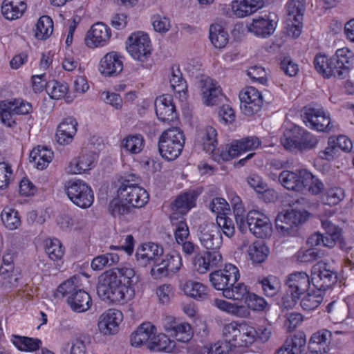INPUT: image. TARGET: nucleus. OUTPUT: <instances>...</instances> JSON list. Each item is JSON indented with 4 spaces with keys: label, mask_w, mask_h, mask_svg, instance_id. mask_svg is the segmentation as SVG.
<instances>
[{
    "label": "nucleus",
    "mask_w": 354,
    "mask_h": 354,
    "mask_svg": "<svg viewBox=\"0 0 354 354\" xmlns=\"http://www.w3.org/2000/svg\"><path fill=\"white\" fill-rule=\"evenodd\" d=\"M337 275L335 272L328 268L327 263L319 261L311 270V283L313 286L324 293L337 282Z\"/></svg>",
    "instance_id": "13"
},
{
    "label": "nucleus",
    "mask_w": 354,
    "mask_h": 354,
    "mask_svg": "<svg viewBox=\"0 0 354 354\" xmlns=\"http://www.w3.org/2000/svg\"><path fill=\"white\" fill-rule=\"evenodd\" d=\"M246 222L250 232L259 239H267L272 234V224L270 218L259 210H250L246 216Z\"/></svg>",
    "instance_id": "10"
},
{
    "label": "nucleus",
    "mask_w": 354,
    "mask_h": 354,
    "mask_svg": "<svg viewBox=\"0 0 354 354\" xmlns=\"http://www.w3.org/2000/svg\"><path fill=\"white\" fill-rule=\"evenodd\" d=\"M180 288L185 295L198 301L208 300L210 289L201 282L189 279L182 282Z\"/></svg>",
    "instance_id": "24"
},
{
    "label": "nucleus",
    "mask_w": 354,
    "mask_h": 354,
    "mask_svg": "<svg viewBox=\"0 0 354 354\" xmlns=\"http://www.w3.org/2000/svg\"><path fill=\"white\" fill-rule=\"evenodd\" d=\"M311 278L305 272H295L290 274L286 279V285L289 291L295 294V297H301L310 287Z\"/></svg>",
    "instance_id": "27"
},
{
    "label": "nucleus",
    "mask_w": 354,
    "mask_h": 354,
    "mask_svg": "<svg viewBox=\"0 0 354 354\" xmlns=\"http://www.w3.org/2000/svg\"><path fill=\"white\" fill-rule=\"evenodd\" d=\"M182 257L177 252H171L165 256H162L160 266L152 268L151 274L155 279L161 278L169 274V272L178 271L182 266Z\"/></svg>",
    "instance_id": "20"
},
{
    "label": "nucleus",
    "mask_w": 354,
    "mask_h": 354,
    "mask_svg": "<svg viewBox=\"0 0 354 354\" xmlns=\"http://www.w3.org/2000/svg\"><path fill=\"white\" fill-rule=\"evenodd\" d=\"M46 252L49 258L53 261H57L62 258L64 250L57 239H48L45 241Z\"/></svg>",
    "instance_id": "58"
},
{
    "label": "nucleus",
    "mask_w": 354,
    "mask_h": 354,
    "mask_svg": "<svg viewBox=\"0 0 354 354\" xmlns=\"http://www.w3.org/2000/svg\"><path fill=\"white\" fill-rule=\"evenodd\" d=\"M239 98L241 110L248 116L258 113L263 104L261 93L253 86H248L241 91Z\"/></svg>",
    "instance_id": "16"
},
{
    "label": "nucleus",
    "mask_w": 354,
    "mask_h": 354,
    "mask_svg": "<svg viewBox=\"0 0 354 354\" xmlns=\"http://www.w3.org/2000/svg\"><path fill=\"white\" fill-rule=\"evenodd\" d=\"M332 331L321 329L314 333L308 342L310 354H325L330 350Z\"/></svg>",
    "instance_id": "26"
},
{
    "label": "nucleus",
    "mask_w": 354,
    "mask_h": 354,
    "mask_svg": "<svg viewBox=\"0 0 354 354\" xmlns=\"http://www.w3.org/2000/svg\"><path fill=\"white\" fill-rule=\"evenodd\" d=\"M201 245L207 250L216 251L223 243V238L217 225L214 223H203L198 229Z\"/></svg>",
    "instance_id": "17"
},
{
    "label": "nucleus",
    "mask_w": 354,
    "mask_h": 354,
    "mask_svg": "<svg viewBox=\"0 0 354 354\" xmlns=\"http://www.w3.org/2000/svg\"><path fill=\"white\" fill-rule=\"evenodd\" d=\"M214 304L218 310L231 316L238 318L246 316V309L243 304L232 303L222 299H216Z\"/></svg>",
    "instance_id": "42"
},
{
    "label": "nucleus",
    "mask_w": 354,
    "mask_h": 354,
    "mask_svg": "<svg viewBox=\"0 0 354 354\" xmlns=\"http://www.w3.org/2000/svg\"><path fill=\"white\" fill-rule=\"evenodd\" d=\"M60 354H86V347L81 337L73 339L71 343L65 342L61 345Z\"/></svg>",
    "instance_id": "56"
},
{
    "label": "nucleus",
    "mask_w": 354,
    "mask_h": 354,
    "mask_svg": "<svg viewBox=\"0 0 354 354\" xmlns=\"http://www.w3.org/2000/svg\"><path fill=\"white\" fill-rule=\"evenodd\" d=\"M53 32V21L47 15L41 16L35 25V36L39 39H46Z\"/></svg>",
    "instance_id": "48"
},
{
    "label": "nucleus",
    "mask_w": 354,
    "mask_h": 354,
    "mask_svg": "<svg viewBox=\"0 0 354 354\" xmlns=\"http://www.w3.org/2000/svg\"><path fill=\"white\" fill-rule=\"evenodd\" d=\"M66 194L69 199H93L91 188L84 181H70L66 187Z\"/></svg>",
    "instance_id": "38"
},
{
    "label": "nucleus",
    "mask_w": 354,
    "mask_h": 354,
    "mask_svg": "<svg viewBox=\"0 0 354 354\" xmlns=\"http://www.w3.org/2000/svg\"><path fill=\"white\" fill-rule=\"evenodd\" d=\"M66 300L71 308L76 313L87 311L92 304L89 294L82 289L77 290V292L68 297Z\"/></svg>",
    "instance_id": "41"
},
{
    "label": "nucleus",
    "mask_w": 354,
    "mask_h": 354,
    "mask_svg": "<svg viewBox=\"0 0 354 354\" xmlns=\"http://www.w3.org/2000/svg\"><path fill=\"white\" fill-rule=\"evenodd\" d=\"M122 146L131 153H139L145 146L144 138L140 134L129 135L123 139Z\"/></svg>",
    "instance_id": "55"
},
{
    "label": "nucleus",
    "mask_w": 354,
    "mask_h": 354,
    "mask_svg": "<svg viewBox=\"0 0 354 354\" xmlns=\"http://www.w3.org/2000/svg\"><path fill=\"white\" fill-rule=\"evenodd\" d=\"M300 306L304 310L310 311L316 309L324 299V293L319 290H312L304 294L301 298Z\"/></svg>",
    "instance_id": "46"
},
{
    "label": "nucleus",
    "mask_w": 354,
    "mask_h": 354,
    "mask_svg": "<svg viewBox=\"0 0 354 354\" xmlns=\"http://www.w3.org/2000/svg\"><path fill=\"white\" fill-rule=\"evenodd\" d=\"M170 336L177 342L187 343L194 336V330L190 324L180 322L178 324Z\"/></svg>",
    "instance_id": "51"
},
{
    "label": "nucleus",
    "mask_w": 354,
    "mask_h": 354,
    "mask_svg": "<svg viewBox=\"0 0 354 354\" xmlns=\"http://www.w3.org/2000/svg\"><path fill=\"white\" fill-rule=\"evenodd\" d=\"M279 180L287 189L301 192L304 191L301 169L297 172L283 171L279 176Z\"/></svg>",
    "instance_id": "36"
},
{
    "label": "nucleus",
    "mask_w": 354,
    "mask_h": 354,
    "mask_svg": "<svg viewBox=\"0 0 354 354\" xmlns=\"http://www.w3.org/2000/svg\"><path fill=\"white\" fill-rule=\"evenodd\" d=\"M97 159V154L92 151L82 153L69 162L65 171L68 174H80L86 172L95 167Z\"/></svg>",
    "instance_id": "21"
},
{
    "label": "nucleus",
    "mask_w": 354,
    "mask_h": 354,
    "mask_svg": "<svg viewBox=\"0 0 354 354\" xmlns=\"http://www.w3.org/2000/svg\"><path fill=\"white\" fill-rule=\"evenodd\" d=\"M124 319L123 313L116 308H109L104 311L97 320L99 333L105 337L113 336L119 330Z\"/></svg>",
    "instance_id": "11"
},
{
    "label": "nucleus",
    "mask_w": 354,
    "mask_h": 354,
    "mask_svg": "<svg viewBox=\"0 0 354 354\" xmlns=\"http://www.w3.org/2000/svg\"><path fill=\"white\" fill-rule=\"evenodd\" d=\"M197 142L203 146L207 153H214L218 145L217 131L212 126H207L201 129L197 136Z\"/></svg>",
    "instance_id": "35"
},
{
    "label": "nucleus",
    "mask_w": 354,
    "mask_h": 354,
    "mask_svg": "<svg viewBox=\"0 0 354 354\" xmlns=\"http://www.w3.org/2000/svg\"><path fill=\"white\" fill-rule=\"evenodd\" d=\"M78 283L79 279L77 277H71L58 286L57 292L68 298V297L71 296L75 292H77V290L82 289Z\"/></svg>",
    "instance_id": "60"
},
{
    "label": "nucleus",
    "mask_w": 354,
    "mask_h": 354,
    "mask_svg": "<svg viewBox=\"0 0 354 354\" xmlns=\"http://www.w3.org/2000/svg\"><path fill=\"white\" fill-rule=\"evenodd\" d=\"M97 290L103 301L117 306L127 304L135 295L134 287L118 279L117 274L113 272H106L102 275Z\"/></svg>",
    "instance_id": "2"
},
{
    "label": "nucleus",
    "mask_w": 354,
    "mask_h": 354,
    "mask_svg": "<svg viewBox=\"0 0 354 354\" xmlns=\"http://www.w3.org/2000/svg\"><path fill=\"white\" fill-rule=\"evenodd\" d=\"M305 209H291L279 212L275 218L277 232L283 236H295L299 227L310 218Z\"/></svg>",
    "instance_id": "5"
},
{
    "label": "nucleus",
    "mask_w": 354,
    "mask_h": 354,
    "mask_svg": "<svg viewBox=\"0 0 354 354\" xmlns=\"http://www.w3.org/2000/svg\"><path fill=\"white\" fill-rule=\"evenodd\" d=\"M318 142L317 136L297 125L286 129L281 138L283 147L294 153L311 150L317 147Z\"/></svg>",
    "instance_id": "3"
},
{
    "label": "nucleus",
    "mask_w": 354,
    "mask_h": 354,
    "mask_svg": "<svg viewBox=\"0 0 354 354\" xmlns=\"http://www.w3.org/2000/svg\"><path fill=\"white\" fill-rule=\"evenodd\" d=\"M265 295L268 297H273L280 288L279 279L273 276H269L260 281Z\"/></svg>",
    "instance_id": "61"
},
{
    "label": "nucleus",
    "mask_w": 354,
    "mask_h": 354,
    "mask_svg": "<svg viewBox=\"0 0 354 354\" xmlns=\"http://www.w3.org/2000/svg\"><path fill=\"white\" fill-rule=\"evenodd\" d=\"M154 105L156 115L160 120L169 123L177 118L176 107L171 95H163L158 97Z\"/></svg>",
    "instance_id": "23"
},
{
    "label": "nucleus",
    "mask_w": 354,
    "mask_h": 354,
    "mask_svg": "<svg viewBox=\"0 0 354 354\" xmlns=\"http://www.w3.org/2000/svg\"><path fill=\"white\" fill-rule=\"evenodd\" d=\"M243 307L246 309V316L243 318H248L251 315V310L254 312H263L268 308V304L266 300L254 293L250 294L245 297Z\"/></svg>",
    "instance_id": "43"
},
{
    "label": "nucleus",
    "mask_w": 354,
    "mask_h": 354,
    "mask_svg": "<svg viewBox=\"0 0 354 354\" xmlns=\"http://www.w3.org/2000/svg\"><path fill=\"white\" fill-rule=\"evenodd\" d=\"M211 211L216 214V223L218 230L227 237L234 234L235 227L233 221L227 217L230 213V205L227 201H212L209 204Z\"/></svg>",
    "instance_id": "12"
},
{
    "label": "nucleus",
    "mask_w": 354,
    "mask_h": 354,
    "mask_svg": "<svg viewBox=\"0 0 354 354\" xmlns=\"http://www.w3.org/2000/svg\"><path fill=\"white\" fill-rule=\"evenodd\" d=\"M353 60V53L347 48H343L338 49L330 57L325 54L317 55L313 64L317 72L325 78L344 79L348 75Z\"/></svg>",
    "instance_id": "1"
},
{
    "label": "nucleus",
    "mask_w": 354,
    "mask_h": 354,
    "mask_svg": "<svg viewBox=\"0 0 354 354\" xmlns=\"http://www.w3.org/2000/svg\"><path fill=\"white\" fill-rule=\"evenodd\" d=\"M222 261V255L218 251L201 252L193 260V266L200 274H205L211 268L217 266Z\"/></svg>",
    "instance_id": "22"
},
{
    "label": "nucleus",
    "mask_w": 354,
    "mask_h": 354,
    "mask_svg": "<svg viewBox=\"0 0 354 354\" xmlns=\"http://www.w3.org/2000/svg\"><path fill=\"white\" fill-rule=\"evenodd\" d=\"M0 274L3 278V286L5 289L10 290L19 286L21 277V273L19 269L9 271L6 270L5 266H1Z\"/></svg>",
    "instance_id": "53"
},
{
    "label": "nucleus",
    "mask_w": 354,
    "mask_h": 354,
    "mask_svg": "<svg viewBox=\"0 0 354 354\" xmlns=\"http://www.w3.org/2000/svg\"><path fill=\"white\" fill-rule=\"evenodd\" d=\"M147 348L151 351L165 353H178L180 351L176 342L163 333H156Z\"/></svg>",
    "instance_id": "30"
},
{
    "label": "nucleus",
    "mask_w": 354,
    "mask_h": 354,
    "mask_svg": "<svg viewBox=\"0 0 354 354\" xmlns=\"http://www.w3.org/2000/svg\"><path fill=\"white\" fill-rule=\"evenodd\" d=\"M156 333V327L149 322L142 323L130 337L131 344L135 347H140L153 339Z\"/></svg>",
    "instance_id": "31"
},
{
    "label": "nucleus",
    "mask_w": 354,
    "mask_h": 354,
    "mask_svg": "<svg viewBox=\"0 0 354 354\" xmlns=\"http://www.w3.org/2000/svg\"><path fill=\"white\" fill-rule=\"evenodd\" d=\"M26 10L25 0H4L1 6V12L8 20L20 18Z\"/></svg>",
    "instance_id": "40"
},
{
    "label": "nucleus",
    "mask_w": 354,
    "mask_h": 354,
    "mask_svg": "<svg viewBox=\"0 0 354 354\" xmlns=\"http://www.w3.org/2000/svg\"><path fill=\"white\" fill-rule=\"evenodd\" d=\"M147 201H111L109 212L114 216H120L131 212L133 208H140L147 204Z\"/></svg>",
    "instance_id": "39"
},
{
    "label": "nucleus",
    "mask_w": 354,
    "mask_h": 354,
    "mask_svg": "<svg viewBox=\"0 0 354 354\" xmlns=\"http://www.w3.org/2000/svg\"><path fill=\"white\" fill-rule=\"evenodd\" d=\"M149 197L146 189L125 180L118 189L115 199H149Z\"/></svg>",
    "instance_id": "34"
},
{
    "label": "nucleus",
    "mask_w": 354,
    "mask_h": 354,
    "mask_svg": "<svg viewBox=\"0 0 354 354\" xmlns=\"http://www.w3.org/2000/svg\"><path fill=\"white\" fill-rule=\"evenodd\" d=\"M306 0H288L286 4L287 21H302Z\"/></svg>",
    "instance_id": "45"
},
{
    "label": "nucleus",
    "mask_w": 354,
    "mask_h": 354,
    "mask_svg": "<svg viewBox=\"0 0 354 354\" xmlns=\"http://www.w3.org/2000/svg\"><path fill=\"white\" fill-rule=\"evenodd\" d=\"M196 201H173L171 204L172 213L171 220L173 222L177 220L179 216L186 214L195 205Z\"/></svg>",
    "instance_id": "57"
},
{
    "label": "nucleus",
    "mask_w": 354,
    "mask_h": 354,
    "mask_svg": "<svg viewBox=\"0 0 354 354\" xmlns=\"http://www.w3.org/2000/svg\"><path fill=\"white\" fill-rule=\"evenodd\" d=\"M53 155L51 149L38 145L30 151L29 158L30 161L33 162L38 169H44L52 161Z\"/></svg>",
    "instance_id": "37"
},
{
    "label": "nucleus",
    "mask_w": 354,
    "mask_h": 354,
    "mask_svg": "<svg viewBox=\"0 0 354 354\" xmlns=\"http://www.w3.org/2000/svg\"><path fill=\"white\" fill-rule=\"evenodd\" d=\"M256 339L261 343L267 342L272 333V326L269 322H264L256 328Z\"/></svg>",
    "instance_id": "64"
},
{
    "label": "nucleus",
    "mask_w": 354,
    "mask_h": 354,
    "mask_svg": "<svg viewBox=\"0 0 354 354\" xmlns=\"http://www.w3.org/2000/svg\"><path fill=\"white\" fill-rule=\"evenodd\" d=\"M77 122L73 118L64 119L58 126L56 133L57 142L60 145H68L77 133Z\"/></svg>",
    "instance_id": "33"
},
{
    "label": "nucleus",
    "mask_w": 354,
    "mask_h": 354,
    "mask_svg": "<svg viewBox=\"0 0 354 354\" xmlns=\"http://www.w3.org/2000/svg\"><path fill=\"white\" fill-rule=\"evenodd\" d=\"M249 32L257 36L267 37L272 35L277 27V21L270 16L254 18L252 22L247 26Z\"/></svg>",
    "instance_id": "29"
},
{
    "label": "nucleus",
    "mask_w": 354,
    "mask_h": 354,
    "mask_svg": "<svg viewBox=\"0 0 354 354\" xmlns=\"http://www.w3.org/2000/svg\"><path fill=\"white\" fill-rule=\"evenodd\" d=\"M119 256L114 252L106 253L94 258L91 262V268L94 270H101L106 266L118 263Z\"/></svg>",
    "instance_id": "59"
},
{
    "label": "nucleus",
    "mask_w": 354,
    "mask_h": 354,
    "mask_svg": "<svg viewBox=\"0 0 354 354\" xmlns=\"http://www.w3.org/2000/svg\"><path fill=\"white\" fill-rule=\"evenodd\" d=\"M126 48L130 55L140 62H147L152 53V46L149 35L142 31L131 33L127 40Z\"/></svg>",
    "instance_id": "7"
},
{
    "label": "nucleus",
    "mask_w": 354,
    "mask_h": 354,
    "mask_svg": "<svg viewBox=\"0 0 354 354\" xmlns=\"http://www.w3.org/2000/svg\"><path fill=\"white\" fill-rule=\"evenodd\" d=\"M10 341L15 348L22 353H35L41 349L42 341L38 337L12 334Z\"/></svg>",
    "instance_id": "32"
},
{
    "label": "nucleus",
    "mask_w": 354,
    "mask_h": 354,
    "mask_svg": "<svg viewBox=\"0 0 354 354\" xmlns=\"http://www.w3.org/2000/svg\"><path fill=\"white\" fill-rule=\"evenodd\" d=\"M163 248L158 244L148 242L140 245L136 253L138 262L144 266L158 268L163 256Z\"/></svg>",
    "instance_id": "15"
},
{
    "label": "nucleus",
    "mask_w": 354,
    "mask_h": 354,
    "mask_svg": "<svg viewBox=\"0 0 354 354\" xmlns=\"http://www.w3.org/2000/svg\"><path fill=\"white\" fill-rule=\"evenodd\" d=\"M249 288L243 283H238L236 285H232L228 289L223 292V297L228 299L236 301H243L245 302V297L250 294Z\"/></svg>",
    "instance_id": "52"
},
{
    "label": "nucleus",
    "mask_w": 354,
    "mask_h": 354,
    "mask_svg": "<svg viewBox=\"0 0 354 354\" xmlns=\"http://www.w3.org/2000/svg\"><path fill=\"white\" fill-rule=\"evenodd\" d=\"M198 87L203 102L207 106L216 104L222 95L218 82L209 77L203 76L198 82Z\"/></svg>",
    "instance_id": "19"
},
{
    "label": "nucleus",
    "mask_w": 354,
    "mask_h": 354,
    "mask_svg": "<svg viewBox=\"0 0 354 354\" xmlns=\"http://www.w3.org/2000/svg\"><path fill=\"white\" fill-rule=\"evenodd\" d=\"M302 118L306 125L313 130L329 132L333 128L330 114L322 106L305 107Z\"/></svg>",
    "instance_id": "9"
},
{
    "label": "nucleus",
    "mask_w": 354,
    "mask_h": 354,
    "mask_svg": "<svg viewBox=\"0 0 354 354\" xmlns=\"http://www.w3.org/2000/svg\"><path fill=\"white\" fill-rule=\"evenodd\" d=\"M264 0H234L230 3L232 14L237 18L250 16L263 7Z\"/></svg>",
    "instance_id": "28"
},
{
    "label": "nucleus",
    "mask_w": 354,
    "mask_h": 354,
    "mask_svg": "<svg viewBox=\"0 0 354 354\" xmlns=\"http://www.w3.org/2000/svg\"><path fill=\"white\" fill-rule=\"evenodd\" d=\"M32 111V104L22 99L3 100L0 103V118L9 127L16 125V115L28 114Z\"/></svg>",
    "instance_id": "8"
},
{
    "label": "nucleus",
    "mask_w": 354,
    "mask_h": 354,
    "mask_svg": "<svg viewBox=\"0 0 354 354\" xmlns=\"http://www.w3.org/2000/svg\"><path fill=\"white\" fill-rule=\"evenodd\" d=\"M185 144V136L178 127L169 128L159 138L158 150L167 160H174L181 153Z\"/></svg>",
    "instance_id": "4"
},
{
    "label": "nucleus",
    "mask_w": 354,
    "mask_h": 354,
    "mask_svg": "<svg viewBox=\"0 0 354 354\" xmlns=\"http://www.w3.org/2000/svg\"><path fill=\"white\" fill-rule=\"evenodd\" d=\"M256 335V328L245 321L233 320L223 328V335L227 336L237 347H249L257 342Z\"/></svg>",
    "instance_id": "6"
},
{
    "label": "nucleus",
    "mask_w": 354,
    "mask_h": 354,
    "mask_svg": "<svg viewBox=\"0 0 354 354\" xmlns=\"http://www.w3.org/2000/svg\"><path fill=\"white\" fill-rule=\"evenodd\" d=\"M111 37V28L102 22H97L94 24L87 32L84 41L88 48H95L108 44Z\"/></svg>",
    "instance_id": "18"
},
{
    "label": "nucleus",
    "mask_w": 354,
    "mask_h": 354,
    "mask_svg": "<svg viewBox=\"0 0 354 354\" xmlns=\"http://www.w3.org/2000/svg\"><path fill=\"white\" fill-rule=\"evenodd\" d=\"M322 226L325 230L326 247L333 248L341 237V230L327 218H322Z\"/></svg>",
    "instance_id": "49"
},
{
    "label": "nucleus",
    "mask_w": 354,
    "mask_h": 354,
    "mask_svg": "<svg viewBox=\"0 0 354 354\" xmlns=\"http://www.w3.org/2000/svg\"><path fill=\"white\" fill-rule=\"evenodd\" d=\"M270 252L268 247L262 241H257L249 247L248 255L253 263L263 262Z\"/></svg>",
    "instance_id": "50"
},
{
    "label": "nucleus",
    "mask_w": 354,
    "mask_h": 354,
    "mask_svg": "<svg viewBox=\"0 0 354 354\" xmlns=\"http://www.w3.org/2000/svg\"><path fill=\"white\" fill-rule=\"evenodd\" d=\"M1 217L5 227L10 230L17 229L21 224L18 212L12 207H5L1 212Z\"/></svg>",
    "instance_id": "54"
},
{
    "label": "nucleus",
    "mask_w": 354,
    "mask_h": 354,
    "mask_svg": "<svg viewBox=\"0 0 354 354\" xmlns=\"http://www.w3.org/2000/svg\"><path fill=\"white\" fill-rule=\"evenodd\" d=\"M169 82L173 91L178 93L184 92L187 88L186 82L179 68L172 69Z\"/></svg>",
    "instance_id": "63"
},
{
    "label": "nucleus",
    "mask_w": 354,
    "mask_h": 354,
    "mask_svg": "<svg viewBox=\"0 0 354 354\" xmlns=\"http://www.w3.org/2000/svg\"><path fill=\"white\" fill-rule=\"evenodd\" d=\"M122 69V56L117 52L108 53L100 59L99 70L104 76L117 75Z\"/></svg>",
    "instance_id": "25"
},
{
    "label": "nucleus",
    "mask_w": 354,
    "mask_h": 354,
    "mask_svg": "<svg viewBox=\"0 0 354 354\" xmlns=\"http://www.w3.org/2000/svg\"><path fill=\"white\" fill-rule=\"evenodd\" d=\"M301 177L304 180V190H308L313 195H317L324 192L323 183L310 172L301 169Z\"/></svg>",
    "instance_id": "47"
},
{
    "label": "nucleus",
    "mask_w": 354,
    "mask_h": 354,
    "mask_svg": "<svg viewBox=\"0 0 354 354\" xmlns=\"http://www.w3.org/2000/svg\"><path fill=\"white\" fill-rule=\"evenodd\" d=\"M68 91V86L64 83L57 81L48 82L47 92L53 99H61L64 97Z\"/></svg>",
    "instance_id": "62"
},
{
    "label": "nucleus",
    "mask_w": 354,
    "mask_h": 354,
    "mask_svg": "<svg viewBox=\"0 0 354 354\" xmlns=\"http://www.w3.org/2000/svg\"><path fill=\"white\" fill-rule=\"evenodd\" d=\"M209 39L216 48H223L229 41V35L220 24H212L209 27Z\"/></svg>",
    "instance_id": "44"
},
{
    "label": "nucleus",
    "mask_w": 354,
    "mask_h": 354,
    "mask_svg": "<svg viewBox=\"0 0 354 354\" xmlns=\"http://www.w3.org/2000/svg\"><path fill=\"white\" fill-rule=\"evenodd\" d=\"M239 278L238 268L232 263H226L223 269L216 270L209 274V281L212 286L218 290H222L223 292L235 284Z\"/></svg>",
    "instance_id": "14"
}]
</instances>
